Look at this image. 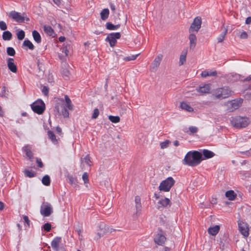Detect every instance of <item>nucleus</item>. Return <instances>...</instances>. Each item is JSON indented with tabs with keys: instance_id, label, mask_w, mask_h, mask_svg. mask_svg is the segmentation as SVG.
Returning <instances> with one entry per match:
<instances>
[{
	"instance_id": "nucleus-1",
	"label": "nucleus",
	"mask_w": 251,
	"mask_h": 251,
	"mask_svg": "<svg viewBox=\"0 0 251 251\" xmlns=\"http://www.w3.org/2000/svg\"><path fill=\"white\" fill-rule=\"evenodd\" d=\"M202 154L198 151H189L185 155L183 163L189 166L198 165L202 160Z\"/></svg>"
},
{
	"instance_id": "nucleus-2",
	"label": "nucleus",
	"mask_w": 251,
	"mask_h": 251,
	"mask_svg": "<svg viewBox=\"0 0 251 251\" xmlns=\"http://www.w3.org/2000/svg\"><path fill=\"white\" fill-rule=\"evenodd\" d=\"M231 125L236 128H244L250 123V120L246 117L235 116L231 118Z\"/></svg>"
},
{
	"instance_id": "nucleus-3",
	"label": "nucleus",
	"mask_w": 251,
	"mask_h": 251,
	"mask_svg": "<svg viewBox=\"0 0 251 251\" xmlns=\"http://www.w3.org/2000/svg\"><path fill=\"white\" fill-rule=\"evenodd\" d=\"M233 93L228 87L218 88L214 92L213 95L217 99H224L230 97Z\"/></svg>"
},
{
	"instance_id": "nucleus-4",
	"label": "nucleus",
	"mask_w": 251,
	"mask_h": 251,
	"mask_svg": "<svg viewBox=\"0 0 251 251\" xmlns=\"http://www.w3.org/2000/svg\"><path fill=\"white\" fill-rule=\"evenodd\" d=\"M99 228L98 232L97 233V235L95 237V239L97 240L100 239L104 234L115 231V229L111 228L104 223H100L99 224Z\"/></svg>"
},
{
	"instance_id": "nucleus-5",
	"label": "nucleus",
	"mask_w": 251,
	"mask_h": 251,
	"mask_svg": "<svg viewBox=\"0 0 251 251\" xmlns=\"http://www.w3.org/2000/svg\"><path fill=\"white\" fill-rule=\"evenodd\" d=\"M175 183L174 178L172 177H169L160 183L159 189L164 192H169Z\"/></svg>"
},
{
	"instance_id": "nucleus-6",
	"label": "nucleus",
	"mask_w": 251,
	"mask_h": 251,
	"mask_svg": "<svg viewBox=\"0 0 251 251\" xmlns=\"http://www.w3.org/2000/svg\"><path fill=\"white\" fill-rule=\"evenodd\" d=\"M32 110L38 114L44 113L46 106L44 101L41 100H38L31 105Z\"/></svg>"
},
{
	"instance_id": "nucleus-7",
	"label": "nucleus",
	"mask_w": 251,
	"mask_h": 251,
	"mask_svg": "<svg viewBox=\"0 0 251 251\" xmlns=\"http://www.w3.org/2000/svg\"><path fill=\"white\" fill-rule=\"evenodd\" d=\"M40 212L44 217H49L53 212L52 207L50 203L43 202L41 205Z\"/></svg>"
},
{
	"instance_id": "nucleus-8",
	"label": "nucleus",
	"mask_w": 251,
	"mask_h": 251,
	"mask_svg": "<svg viewBox=\"0 0 251 251\" xmlns=\"http://www.w3.org/2000/svg\"><path fill=\"white\" fill-rule=\"evenodd\" d=\"M158 232H157L153 239L154 242L158 245L163 246L166 241V237L165 235V232L160 228H158Z\"/></svg>"
},
{
	"instance_id": "nucleus-9",
	"label": "nucleus",
	"mask_w": 251,
	"mask_h": 251,
	"mask_svg": "<svg viewBox=\"0 0 251 251\" xmlns=\"http://www.w3.org/2000/svg\"><path fill=\"white\" fill-rule=\"evenodd\" d=\"M201 19L200 17H196L189 27V32L197 33L201 27Z\"/></svg>"
},
{
	"instance_id": "nucleus-10",
	"label": "nucleus",
	"mask_w": 251,
	"mask_h": 251,
	"mask_svg": "<svg viewBox=\"0 0 251 251\" xmlns=\"http://www.w3.org/2000/svg\"><path fill=\"white\" fill-rule=\"evenodd\" d=\"M121 36V35L120 32L111 33L107 35L105 41L109 43L111 47H113L117 43V39H120Z\"/></svg>"
},
{
	"instance_id": "nucleus-11",
	"label": "nucleus",
	"mask_w": 251,
	"mask_h": 251,
	"mask_svg": "<svg viewBox=\"0 0 251 251\" xmlns=\"http://www.w3.org/2000/svg\"><path fill=\"white\" fill-rule=\"evenodd\" d=\"M163 55L161 54H158L154 59L153 62L152 63L150 70L151 72H154L157 70V68L159 66L160 62L162 59Z\"/></svg>"
},
{
	"instance_id": "nucleus-12",
	"label": "nucleus",
	"mask_w": 251,
	"mask_h": 251,
	"mask_svg": "<svg viewBox=\"0 0 251 251\" xmlns=\"http://www.w3.org/2000/svg\"><path fill=\"white\" fill-rule=\"evenodd\" d=\"M238 227L239 231L241 234L245 237L249 236V227L247 224L243 222H240L238 223Z\"/></svg>"
},
{
	"instance_id": "nucleus-13",
	"label": "nucleus",
	"mask_w": 251,
	"mask_h": 251,
	"mask_svg": "<svg viewBox=\"0 0 251 251\" xmlns=\"http://www.w3.org/2000/svg\"><path fill=\"white\" fill-rule=\"evenodd\" d=\"M9 17L18 23H23L25 20L24 17L15 11H11L9 14Z\"/></svg>"
},
{
	"instance_id": "nucleus-14",
	"label": "nucleus",
	"mask_w": 251,
	"mask_h": 251,
	"mask_svg": "<svg viewBox=\"0 0 251 251\" xmlns=\"http://www.w3.org/2000/svg\"><path fill=\"white\" fill-rule=\"evenodd\" d=\"M62 241L61 237H55L51 242V246L54 251H59V244Z\"/></svg>"
},
{
	"instance_id": "nucleus-15",
	"label": "nucleus",
	"mask_w": 251,
	"mask_h": 251,
	"mask_svg": "<svg viewBox=\"0 0 251 251\" xmlns=\"http://www.w3.org/2000/svg\"><path fill=\"white\" fill-rule=\"evenodd\" d=\"M242 102L243 100L241 99L239 100H234L230 101L229 103L231 106L230 110L232 111L238 109L241 106Z\"/></svg>"
},
{
	"instance_id": "nucleus-16",
	"label": "nucleus",
	"mask_w": 251,
	"mask_h": 251,
	"mask_svg": "<svg viewBox=\"0 0 251 251\" xmlns=\"http://www.w3.org/2000/svg\"><path fill=\"white\" fill-rule=\"evenodd\" d=\"M210 90V85L209 84H205L202 86L200 85L197 88V92L202 93L206 94L209 93Z\"/></svg>"
},
{
	"instance_id": "nucleus-17",
	"label": "nucleus",
	"mask_w": 251,
	"mask_h": 251,
	"mask_svg": "<svg viewBox=\"0 0 251 251\" xmlns=\"http://www.w3.org/2000/svg\"><path fill=\"white\" fill-rule=\"evenodd\" d=\"M14 61V60L13 58H9L7 59V67L10 71L16 73L17 72V67Z\"/></svg>"
},
{
	"instance_id": "nucleus-18",
	"label": "nucleus",
	"mask_w": 251,
	"mask_h": 251,
	"mask_svg": "<svg viewBox=\"0 0 251 251\" xmlns=\"http://www.w3.org/2000/svg\"><path fill=\"white\" fill-rule=\"evenodd\" d=\"M189 39L190 41V49H194L197 44V37L194 32L190 33L189 36Z\"/></svg>"
},
{
	"instance_id": "nucleus-19",
	"label": "nucleus",
	"mask_w": 251,
	"mask_h": 251,
	"mask_svg": "<svg viewBox=\"0 0 251 251\" xmlns=\"http://www.w3.org/2000/svg\"><path fill=\"white\" fill-rule=\"evenodd\" d=\"M168 205H171V201L168 198H164L159 201L158 202L157 208L158 209L166 207Z\"/></svg>"
},
{
	"instance_id": "nucleus-20",
	"label": "nucleus",
	"mask_w": 251,
	"mask_h": 251,
	"mask_svg": "<svg viewBox=\"0 0 251 251\" xmlns=\"http://www.w3.org/2000/svg\"><path fill=\"white\" fill-rule=\"evenodd\" d=\"M61 111L60 112L59 108L58 106L55 107V110L57 111L58 113L60 115H62L64 118H68L69 116V113L67 108L65 106H61Z\"/></svg>"
},
{
	"instance_id": "nucleus-21",
	"label": "nucleus",
	"mask_w": 251,
	"mask_h": 251,
	"mask_svg": "<svg viewBox=\"0 0 251 251\" xmlns=\"http://www.w3.org/2000/svg\"><path fill=\"white\" fill-rule=\"evenodd\" d=\"M220 230V226L216 225L213 227H210L208 229V232L209 234L215 236L218 234Z\"/></svg>"
},
{
	"instance_id": "nucleus-22",
	"label": "nucleus",
	"mask_w": 251,
	"mask_h": 251,
	"mask_svg": "<svg viewBox=\"0 0 251 251\" xmlns=\"http://www.w3.org/2000/svg\"><path fill=\"white\" fill-rule=\"evenodd\" d=\"M109 10L108 8L103 9L100 12V18L103 21H105L108 18Z\"/></svg>"
},
{
	"instance_id": "nucleus-23",
	"label": "nucleus",
	"mask_w": 251,
	"mask_h": 251,
	"mask_svg": "<svg viewBox=\"0 0 251 251\" xmlns=\"http://www.w3.org/2000/svg\"><path fill=\"white\" fill-rule=\"evenodd\" d=\"M32 36L34 40L38 44L41 42V37L39 33L36 30H33L32 31Z\"/></svg>"
},
{
	"instance_id": "nucleus-24",
	"label": "nucleus",
	"mask_w": 251,
	"mask_h": 251,
	"mask_svg": "<svg viewBox=\"0 0 251 251\" xmlns=\"http://www.w3.org/2000/svg\"><path fill=\"white\" fill-rule=\"evenodd\" d=\"M180 107L182 109L185 110L188 112H192L193 111V108L189 104L185 102H181Z\"/></svg>"
},
{
	"instance_id": "nucleus-25",
	"label": "nucleus",
	"mask_w": 251,
	"mask_h": 251,
	"mask_svg": "<svg viewBox=\"0 0 251 251\" xmlns=\"http://www.w3.org/2000/svg\"><path fill=\"white\" fill-rule=\"evenodd\" d=\"M105 25H106V28L107 29L110 30H116V29H118L121 26L120 24H118L116 25H114L113 24H112L110 22H107L106 24Z\"/></svg>"
},
{
	"instance_id": "nucleus-26",
	"label": "nucleus",
	"mask_w": 251,
	"mask_h": 251,
	"mask_svg": "<svg viewBox=\"0 0 251 251\" xmlns=\"http://www.w3.org/2000/svg\"><path fill=\"white\" fill-rule=\"evenodd\" d=\"M226 196L228 199L230 201H233L235 200L236 194L235 193L234 191L233 190H229L226 192Z\"/></svg>"
},
{
	"instance_id": "nucleus-27",
	"label": "nucleus",
	"mask_w": 251,
	"mask_h": 251,
	"mask_svg": "<svg viewBox=\"0 0 251 251\" xmlns=\"http://www.w3.org/2000/svg\"><path fill=\"white\" fill-rule=\"evenodd\" d=\"M44 32L48 35L51 36H53L54 34V30L52 27L50 25H45L44 26Z\"/></svg>"
},
{
	"instance_id": "nucleus-28",
	"label": "nucleus",
	"mask_w": 251,
	"mask_h": 251,
	"mask_svg": "<svg viewBox=\"0 0 251 251\" xmlns=\"http://www.w3.org/2000/svg\"><path fill=\"white\" fill-rule=\"evenodd\" d=\"M187 55V51H183L180 55L179 65L181 66L183 65L186 62V58Z\"/></svg>"
},
{
	"instance_id": "nucleus-29",
	"label": "nucleus",
	"mask_w": 251,
	"mask_h": 251,
	"mask_svg": "<svg viewBox=\"0 0 251 251\" xmlns=\"http://www.w3.org/2000/svg\"><path fill=\"white\" fill-rule=\"evenodd\" d=\"M202 152L204 158L206 159L211 158L215 155L213 152L208 150H203Z\"/></svg>"
},
{
	"instance_id": "nucleus-30",
	"label": "nucleus",
	"mask_w": 251,
	"mask_h": 251,
	"mask_svg": "<svg viewBox=\"0 0 251 251\" xmlns=\"http://www.w3.org/2000/svg\"><path fill=\"white\" fill-rule=\"evenodd\" d=\"M217 72L216 71L213 72H209L207 71H202L201 73V76L203 77H206L208 76H216Z\"/></svg>"
},
{
	"instance_id": "nucleus-31",
	"label": "nucleus",
	"mask_w": 251,
	"mask_h": 251,
	"mask_svg": "<svg viewBox=\"0 0 251 251\" xmlns=\"http://www.w3.org/2000/svg\"><path fill=\"white\" fill-rule=\"evenodd\" d=\"M24 150L26 153V156L31 159L33 157V153L30 150V148L28 146H26L24 147Z\"/></svg>"
},
{
	"instance_id": "nucleus-32",
	"label": "nucleus",
	"mask_w": 251,
	"mask_h": 251,
	"mask_svg": "<svg viewBox=\"0 0 251 251\" xmlns=\"http://www.w3.org/2000/svg\"><path fill=\"white\" fill-rule=\"evenodd\" d=\"M65 100L66 102L65 107L68 108L70 110H73V105L72 103L71 100L67 95L65 96Z\"/></svg>"
},
{
	"instance_id": "nucleus-33",
	"label": "nucleus",
	"mask_w": 251,
	"mask_h": 251,
	"mask_svg": "<svg viewBox=\"0 0 251 251\" xmlns=\"http://www.w3.org/2000/svg\"><path fill=\"white\" fill-rule=\"evenodd\" d=\"M12 37V33L9 31H5L2 34V39L5 41H9L11 39Z\"/></svg>"
},
{
	"instance_id": "nucleus-34",
	"label": "nucleus",
	"mask_w": 251,
	"mask_h": 251,
	"mask_svg": "<svg viewBox=\"0 0 251 251\" xmlns=\"http://www.w3.org/2000/svg\"><path fill=\"white\" fill-rule=\"evenodd\" d=\"M23 46L26 47L30 50H33L34 49V46L33 44L28 39H25L24 41Z\"/></svg>"
},
{
	"instance_id": "nucleus-35",
	"label": "nucleus",
	"mask_w": 251,
	"mask_h": 251,
	"mask_svg": "<svg viewBox=\"0 0 251 251\" xmlns=\"http://www.w3.org/2000/svg\"><path fill=\"white\" fill-rule=\"evenodd\" d=\"M48 135L49 136V138L50 140L54 143L55 144L57 142V139L56 138V136L54 134V133L51 131L49 130L48 132Z\"/></svg>"
},
{
	"instance_id": "nucleus-36",
	"label": "nucleus",
	"mask_w": 251,
	"mask_h": 251,
	"mask_svg": "<svg viewBox=\"0 0 251 251\" xmlns=\"http://www.w3.org/2000/svg\"><path fill=\"white\" fill-rule=\"evenodd\" d=\"M227 30L226 28H224V31L217 38L218 43H221L223 41L225 38V36L227 33Z\"/></svg>"
},
{
	"instance_id": "nucleus-37",
	"label": "nucleus",
	"mask_w": 251,
	"mask_h": 251,
	"mask_svg": "<svg viewBox=\"0 0 251 251\" xmlns=\"http://www.w3.org/2000/svg\"><path fill=\"white\" fill-rule=\"evenodd\" d=\"M42 182L45 186H49L50 183V176L48 175L45 176L42 179Z\"/></svg>"
},
{
	"instance_id": "nucleus-38",
	"label": "nucleus",
	"mask_w": 251,
	"mask_h": 251,
	"mask_svg": "<svg viewBox=\"0 0 251 251\" xmlns=\"http://www.w3.org/2000/svg\"><path fill=\"white\" fill-rule=\"evenodd\" d=\"M61 74L63 78L67 80L69 78V75H70V71L67 69H63L61 71Z\"/></svg>"
},
{
	"instance_id": "nucleus-39",
	"label": "nucleus",
	"mask_w": 251,
	"mask_h": 251,
	"mask_svg": "<svg viewBox=\"0 0 251 251\" xmlns=\"http://www.w3.org/2000/svg\"><path fill=\"white\" fill-rule=\"evenodd\" d=\"M69 182L73 187H75L77 186V179L72 176H69Z\"/></svg>"
},
{
	"instance_id": "nucleus-40",
	"label": "nucleus",
	"mask_w": 251,
	"mask_h": 251,
	"mask_svg": "<svg viewBox=\"0 0 251 251\" xmlns=\"http://www.w3.org/2000/svg\"><path fill=\"white\" fill-rule=\"evenodd\" d=\"M24 172L25 175L29 177H33L36 176V173L32 170H25Z\"/></svg>"
},
{
	"instance_id": "nucleus-41",
	"label": "nucleus",
	"mask_w": 251,
	"mask_h": 251,
	"mask_svg": "<svg viewBox=\"0 0 251 251\" xmlns=\"http://www.w3.org/2000/svg\"><path fill=\"white\" fill-rule=\"evenodd\" d=\"M109 120L113 123H117L120 122V118L119 116H114L110 115L108 117Z\"/></svg>"
},
{
	"instance_id": "nucleus-42",
	"label": "nucleus",
	"mask_w": 251,
	"mask_h": 251,
	"mask_svg": "<svg viewBox=\"0 0 251 251\" xmlns=\"http://www.w3.org/2000/svg\"><path fill=\"white\" fill-rule=\"evenodd\" d=\"M17 38L19 40H22L25 37V31L23 30H20L16 33Z\"/></svg>"
},
{
	"instance_id": "nucleus-43",
	"label": "nucleus",
	"mask_w": 251,
	"mask_h": 251,
	"mask_svg": "<svg viewBox=\"0 0 251 251\" xmlns=\"http://www.w3.org/2000/svg\"><path fill=\"white\" fill-rule=\"evenodd\" d=\"M8 95V91L6 90L5 86L2 87L0 96L1 97L7 98Z\"/></svg>"
},
{
	"instance_id": "nucleus-44",
	"label": "nucleus",
	"mask_w": 251,
	"mask_h": 251,
	"mask_svg": "<svg viewBox=\"0 0 251 251\" xmlns=\"http://www.w3.org/2000/svg\"><path fill=\"white\" fill-rule=\"evenodd\" d=\"M6 52L7 54L10 56H14L16 53L15 50L12 47H8Z\"/></svg>"
},
{
	"instance_id": "nucleus-45",
	"label": "nucleus",
	"mask_w": 251,
	"mask_h": 251,
	"mask_svg": "<svg viewBox=\"0 0 251 251\" xmlns=\"http://www.w3.org/2000/svg\"><path fill=\"white\" fill-rule=\"evenodd\" d=\"M51 224L49 223H47L45 224L43 226V228L46 232H49L51 230Z\"/></svg>"
},
{
	"instance_id": "nucleus-46",
	"label": "nucleus",
	"mask_w": 251,
	"mask_h": 251,
	"mask_svg": "<svg viewBox=\"0 0 251 251\" xmlns=\"http://www.w3.org/2000/svg\"><path fill=\"white\" fill-rule=\"evenodd\" d=\"M138 54L132 55L131 56L126 57L124 58V60L126 61H129L131 60H134L136 59Z\"/></svg>"
},
{
	"instance_id": "nucleus-47",
	"label": "nucleus",
	"mask_w": 251,
	"mask_h": 251,
	"mask_svg": "<svg viewBox=\"0 0 251 251\" xmlns=\"http://www.w3.org/2000/svg\"><path fill=\"white\" fill-rule=\"evenodd\" d=\"M82 179L84 181V183L85 184H86V186L87 187V184L89 182V179H88V175L87 173L85 172L83 175H82Z\"/></svg>"
},
{
	"instance_id": "nucleus-48",
	"label": "nucleus",
	"mask_w": 251,
	"mask_h": 251,
	"mask_svg": "<svg viewBox=\"0 0 251 251\" xmlns=\"http://www.w3.org/2000/svg\"><path fill=\"white\" fill-rule=\"evenodd\" d=\"M190 133H189V134H192L198 132V129L196 126H191L189 128Z\"/></svg>"
},
{
	"instance_id": "nucleus-49",
	"label": "nucleus",
	"mask_w": 251,
	"mask_h": 251,
	"mask_svg": "<svg viewBox=\"0 0 251 251\" xmlns=\"http://www.w3.org/2000/svg\"><path fill=\"white\" fill-rule=\"evenodd\" d=\"M7 28L6 24L3 21H0V29L1 30H5Z\"/></svg>"
},
{
	"instance_id": "nucleus-50",
	"label": "nucleus",
	"mask_w": 251,
	"mask_h": 251,
	"mask_svg": "<svg viewBox=\"0 0 251 251\" xmlns=\"http://www.w3.org/2000/svg\"><path fill=\"white\" fill-rule=\"evenodd\" d=\"M99 115V110L98 108H95L94 110L93 114L92 116V119H96Z\"/></svg>"
},
{
	"instance_id": "nucleus-51",
	"label": "nucleus",
	"mask_w": 251,
	"mask_h": 251,
	"mask_svg": "<svg viewBox=\"0 0 251 251\" xmlns=\"http://www.w3.org/2000/svg\"><path fill=\"white\" fill-rule=\"evenodd\" d=\"M84 161H85V162L88 165V166H90L91 165V160H90V157L88 155H86L85 158H84Z\"/></svg>"
},
{
	"instance_id": "nucleus-52",
	"label": "nucleus",
	"mask_w": 251,
	"mask_h": 251,
	"mask_svg": "<svg viewBox=\"0 0 251 251\" xmlns=\"http://www.w3.org/2000/svg\"><path fill=\"white\" fill-rule=\"evenodd\" d=\"M169 141H168V140H166V141L165 142H162L161 144H160V145H161V148L162 149H164V148H165L166 147H168V144H169Z\"/></svg>"
},
{
	"instance_id": "nucleus-53",
	"label": "nucleus",
	"mask_w": 251,
	"mask_h": 251,
	"mask_svg": "<svg viewBox=\"0 0 251 251\" xmlns=\"http://www.w3.org/2000/svg\"><path fill=\"white\" fill-rule=\"evenodd\" d=\"M36 163L38 164V166L40 168H43L44 166L43 163H42L41 159L36 158Z\"/></svg>"
},
{
	"instance_id": "nucleus-54",
	"label": "nucleus",
	"mask_w": 251,
	"mask_h": 251,
	"mask_svg": "<svg viewBox=\"0 0 251 251\" xmlns=\"http://www.w3.org/2000/svg\"><path fill=\"white\" fill-rule=\"evenodd\" d=\"M42 91L44 95L47 96L49 93V88L46 86H44Z\"/></svg>"
},
{
	"instance_id": "nucleus-55",
	"label": "nucleus",
	"mask_w": 251,
	"mask_h": 251,
	"mask_svg": "<svg viewBox=\"0 0 251 251\" xmlns=\"http://www.w3.org/2000/svg\"><path fill=\"white\" fill-rule=\"evenodd\" d=\"M241 153L242 154L246 155L248 156H251V148L248 151H242V152H241Z\"/></svg>"
},
{
	"instance_id": "nucleus-56",
	"label": "nucleus",
	"mask_w": 251,
	"mask_h": 251,
	"mask_svg": "<svg viewBox=\"0 0 251 251\" xmlns=\"http://www.w3.org/2000/svg\"><path fill=\"white\" fill-rule=\"evenodd\" d=\"M248 34L246 31H243L240 34V38L241 39H247L248 38Z\"/></svg>"
},
{
	"instance_id": "nucleus-57",
	"label": "nucleus",
	"mask_w": 251,
	"mask_h": 251,
	"mask_svg": "<svg viewBox=\"0 0 251 251\" xmlns=\"http://www.w3.org/2000/svg\"><path fill=\"white\" fill-rule=\"evenodd\" d=\"M23 218L25 222L28 225V226H29L30 221L28 217L27 216H24Z\"/></svg>"
},
{
	"instance_id": "nucleus-58",
	"label": "nucleus",
	"mask_w": 251,
	"mask_h": 251,
	"mask_svg": "<svg viewBox=\"0 0 251 251\" xmlns=\"http://www.w3.org/2000/svg\"><path fill=\"white\" fill-rule=\"evenodd\" d=\"M135 201L136 204H140L141 203V199L139 196H136L135 198Z\"/></svg>"
},
{
	"instance_id": "nucleus-59",
	"label": "nucleus",
	"mask_w": 251,
	"mask_h": 251,
	"mask_svg": "<svg viewBox=\"0 0 251 251\" xmlns=\"http://www.w3.org/2000/svg\"><path fill=\"white\" fill-rule=\"evenodd\" d=\"M135 206H136V209H137V213L138 212V211L141 210V203H140V204H136Z\"/></svg>"
},
{
	"instance_id": "nucleus-60",
	"label": "nucleus",
	"mask_w": 251,
	"mask_h": 251,
	"mask_svg": "<svg viewBox=\"0 0 251 251\" xmlns=\"http://www.w3.org/2000/svg\"><path fill=\"white\" fill-rule=\"evenodd\" d=\"M245 23L247 25H249V24H250L251 23V17H248L246 19V21H245Z\"/></svg>"
},
{
	"instance_id": "nucleus-61",
	"label": "nucleus",
	"mask_w": 251,
	"mask_h": 251,
	"mask_svg": "<svg viewBox=\"0 0 251 251\" xmlns=\"http://www.w3.org/2000/svg\"><path fill=\"white\" fill-rule=\"evenodd\" d=\"M56 130L57 132L59 134L61 135L62 134V129L59 126H57L56 128Z\"/></svg>"
},
{
	"instance_id": "nucleus-62",
	"label": "nucleus",
	"mask_w": 251,
	"mask_h": 251,
	"mask_svg": "<svg viewBox=\"0 0 251 251\" xmlns=\"http://www.w3.org/2000/svg\"><path fill=\"white\" fill-rule=\"evenodd\" d=\"M251 80V76L250 75V76H248V77H247L245 79H244V80H241L243 82H245V81H250Z\"/></svg>"
},
{
	"instance_id": "nucleus-63",
	"label": "nucleus",
	"mask_w": 251,
	"mask_h": 251,
	"mask_svg": "<svg viewBox=\"0 0 251 251\" xmlns=\"http://www.w3.org/2000/svg\"><path fill=\"white\" fill-rule=\"evenodd\" d=\"M62 52H64L65 55L67 56V55H68V53L69 51L66 48H63V49H62Z\"/></svg>"
},
{
	"instance_id": "nucleus-64",
	"label": "nucleus",
	"mask_w": 251,
	"mask_h": 251,
	"mask_svg": "<svg viewBox=\"0 0 251 251\" xmlns=\"http://www.w3.org/2000/svg\"><path fill=\"white\" fill-rule=\"evenodd\" d=\"M53 1L58 6L61 4V0H53Z\"/></svg>"
}]
</instances>
